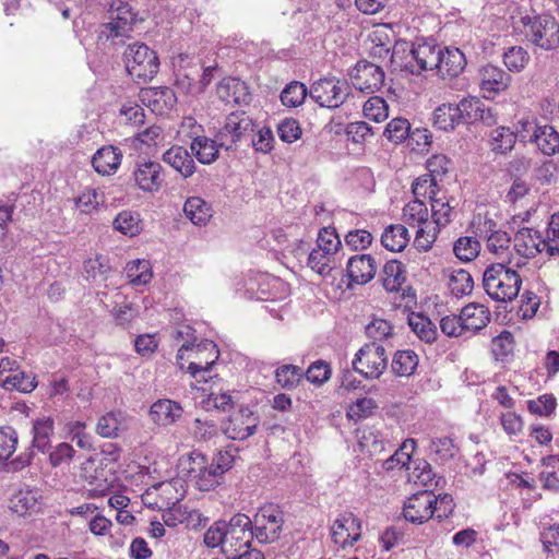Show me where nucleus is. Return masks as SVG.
Returning a JSON list of instances; mask_svg holds the SVG:
<instances>
[{"mask_svg":"<svg viewBox=\"0 0 559 559\" xmlns=\"http://www.w3.org/2000/svg\"><path fill=\"white\" fill-rule=\"evenodd\" d=\"M440 48L435 40L417 39L411 45L406 41L396 43L391 55V63L395 69L420 75L425 71L436 70L440 61Z\"/></svg>","mask_w":559,"mask_h":559,"instance_id":"nucleus-1","label":"nucleus"},{"mask_svg":"<svg viewBox=\"0 0 559 559\" xmlns=\"http://www.w3.org/2000/svg\"><path fill=\"white\" fill-rule=\"evenodd\" d=\"M521 285L522 277L511 263H491L484 271V289L496 301H512L519 296Z\"/></svg>","mask_w":559,"mask_h":559,"instance_id":"nucleus-2","label":"nucleus"},{"mask_svg":"<svg viewBox=\"0 0 559 559\" xmlns=\"http://www.w3.org/2000/svg\"><path fill=\"white\" fill-rule=\"evenodd\" d=\"M524 35L528 41L544 50L559 48V23L548 14L522 17Z\"/></svg>","mask_w":559,"mask_h":559,"instance_id":"nucleus-3","label":"nucleus"},{"mask_svg":"<svg viewBox=\"0 0 559 559\" xmlns=\"http://www.w3.org/2000/svg\"><path fill=\"white\" fill-rule=\"evenodd\" d=\"M128 73L138 81L146 83L158 72L159 61L154 50L145 44L129 45L123 52Z\"/></svg>","mask_w":559,"mask_h":559,"instance_id":"nucleus-4","label":"nucleus"},{"mask_svg":"<svg viewBox=\"0 0 559 559\" xmlns=\"http://www.w3.org/2000/svg\"><path fill=\"white\" fill-rule=\"evenodd\" d=\"M254 130L255 123L249 115L245 111H234L226 117L224 126L216 133V138L222 147L231 150L238 143L249 141Z\"/></svg>","mask_w":559,"mask_h":559,"instance_id":"nucleus-5","label":"nucleus"},{"mask_svg":"<svg viewBox=\"0 0 559 559\" xmlns=\"http://www.w3.org/2000/svg\"><path fill=\"white\" fill-rule=\"evenodd\" d=\"M226 524L225 557L235 556L242 548L251 547V543L255 538V530L247 514L237 513L226 521Z\"/></svg>","mask_w":559,"mask_h":559,"instance_id":"nucleus-6","label":"nucleus"},{"mask_svg":"<svg viewBox=\"0 0 559 559\" xmlns=\"http://www.w3.org/2000/svg\"><path fill=\"white\" fill-rule=\"evenodd\" d=\"M353 369L366 379H379L388 367V357L382 345L365 344L355 355Z\"/></svg>","mask_w":559,"mask_h":559,"instance_id":"nucleus-7","label":"nucleus"},{"mask_svg":"<svg viewBox=\"0 0 559 559\" xmlns=\"http://www.w3.org/2000/svg\"><path fill=\"white\" fill-rule=\"evenodd\" d=\"M349 93L348 82L336 78L320 79L310 88V97L321 107L331 109L343 105Z\"/></svg>","mask_w":559,"mask_h":559,"instance_id":"nucleus-8","label":"nucleus"},{"mask_svg":"<svg viewBox=\"0 0 559 559\" xmlns=\"http://www.w3.org/2000/svg\"><path fill=\"white\" fill-rule=\"evenodd\" d=\"M0 385L8 391L31 393L37 381L33 372L22 370L16 360L4 357L0 360Z\"/></svg>","mask_w":559,"mask_h":559,"instance_id":"nucleus-9","label":"nucleus"},{"mask_svg":"<svg viewBox=\"0 0 559 559\" xmlns=\"http://www.w3.org/2000/svg\"><path fill=\"white\" fill-rule=\"evenodd\" d=\"M283 524V511L274 504L264 506L254 516L255 539L261 544L275 542Z\"/></svg>","mask_w":559,"mask_h":559,"instance_id":"nucleus-10","label":"nucleus"},{"mask_svg":"<svg viewBox=\"0 0 559 559\" xmlns=\"http://www.w3.org/2000/svg\"><path fill=\"white\" fill-rule=\"evenodd\" d=\"M259 425V416L249 407L241 406L223 424V432L233 440H246L252 436Z\"/></svg>","mask_w":559,"mask_h":559,"instance_id":"nucleus-11","label":"nucleus"},{"mask_svg":"<svg viewBox=\"0 0 559 559\" xmlns=\"http://www.w3.org/2000/svg\"><path fill=\"white\" fill-rule=\"evenodd\" d=\"M350 76L354 87L366 94H373L384 84L382 68L368 61H359Z\"/></svg>","mask_w":559,"mask_h":559,"instance_id":"nucleus-12","label":"nucleus"},{"mask_svg":"<svg viewBox=\"0 0 559 559\" xmlns=\"http://www.w3.org/2000/svg\"><path fill=\"white\" fill-rule=\"evenodd\" d=\"M432 503L436 495L431 490L418 491L404 503L403 515L411 523L423 524L433 518Z\"/></svg>","mask_w":559,"mask_h":559,"instance_id":"nucleus-13","label":"nucleus"},{"mask_svg":"<svg viewBox=\"0 0 559 559\" xmlns=\"http://www.w3.org/2000/svg\"><path fill=\"white\" fill-rule=\"evenodd\" d=\"M135 185L145 192H157L165 182L163 166L154 160H139L133 170Z\"/></svg>","mask_w":559,"mask_h":559,"instance_id":"nucleus-14","label":"nucleus"},{"mask_svg":"<svg viewBox=\"0 0 559 559\" xmlns=\"http://www.w3.org/2000/svg\"><path fill=\"white\" fill-rule=\"evenodd\" d=\"M361 523L352 512L340 514L332 526V539L342 548L353 546L360 538Z\"/></svg>","mask_w":559,"mask_h":559,"instance_id":"nucleus-15","label":"nucleus"},{"mask_svg":"<svg viewBox=\"0 0 559 559\" xmlns=\"http://www.w3.org/2000/svg\"><path fill=\"white\" fill-rule=\"evenodd\" d=\"M111 21L104 24V33L108 31V38L124 37L133 31L138 22L136 14L131 11L128 3L120 2L115 11H111Z\"/></svg>","mask_w":559,"mask_h":559,"instance_id":"nucleus-16","label":"nucleus"},{"mask_svg":"<svg viewBox=\"0 0 559 559\" xmlns=\"http://www.w3.org/2000/svg\"><path fill=\"white\" fill-rule=\"evenodd\" d=\"M439 60L436 70L437 74L443 80L457 78L467 63L465 55L456 47L441 46Z\"/></svg>","mask_w":559,"mask_h":559,"instance_id":"nucleus-17","label":"nucleus"},{"mask_svg":"<svg viewBox=\"0 0 559 559\" xmlns=\"http://www.w3.org/2000/svg\"><path fill=\"white\" fill-rule=\"evenodd\" d=\"M202 352L210 353V360H203L198 357V360H191L187 367V371L198 381L206 382L207 378L204 376L205 372L210 371L216 360L219 358V350L217 345L210 340H203L197 345V356Z\"/></svg>","mask_w":559,"mask_h":559,"instance_id":"nucleus-18","label":"nucleus"},{"mask_svg":"<svg viewBox=\"0 0 559 559\" xmlns=\"http://www.w3.org/2000/svg\"><path fill=\"white\" fill-rule=\"evenodd\" d=\"M377 262L370 254L352 257L347 262L349 282L358 285L369 283L376 275Z\"/></svg>","mask_w":559,"mask_h":559,"instance_id":"nucleus-19","label":"nucleus"},{"mask_svg":"<svg viewBox=\"0 0 559 559\" xmlns=\"http://www.w3.org/2000/svg\"><path fill=\"white\" fill-rule=\"evenodd\" d=\"M216 94L226 104L246 105L251 100L247 84L236 78L222 80L216 87Z\"/></svg>","mask_w":559,"mask_h":559,"instance_id":"nucleus-20","label":"nucleus"},{"mask_svg":"<svg viewBox=\"0 0 559 559\" xmlns=\"http://www.w3.org/2000/svg\"><path fill=\"white\" fill-rule=\"evenodd\" d=\"M510 82L511 75L493 64H486L479 70V86L484 93L503 92Z\"/></svg>","mask_w":559,"mask_h":559,"instance_id":"nucleus-21","label":"nucleus"},{"mask_svg":"<svg viewBox=\"0 0 559 559\" xmlns=\"http://www.w3.org/2000/svg\"><path fill=\"white\" fill-rule=\"evenodd\" d=\"M148 414L154 424L167 427L182 416L183 408L175 401L162 399L152 404Z\"/></svg>","mask_w":559,"mask_h":559,"instance_id":"nucleus-22","label":"nucleus"},{"mask_svg":"<svg viewBox=\"0 0 559 559\" xmlns=\"http://www.w3.org/2000/svg\"><path fill=\"white\" fill-rule=\"evenodd\" d=\"M163 160L177 170L183 178L191 177L195 171V163L187 148L174 145L163 155Z\"/></svg>","mask_w":559,"mask_h":559,"instance_id":"nucleus-23","label":"nucleus"},{"mask_svg":"<svg viewBox=\"0 0 559 559\" xmlns=\"http://www.w3.org/2000/svg\"><path fill=\"white\" fill-rule=\"evenodd\" d=\"M121 151L118 147L103 146L92 158V165L100 175L114 174L121 163Z\"/></svg>","mask_w":559,"mask_h":559,"instance_id":"nucleus-24","label":"nucleus"},{"mask_svg":"<svg viewBox=\"0 0 559 559\" xmlns=\"http://www.w3.org/2000/svg\"><path fill=\"white\" fill-rule=\"evenodd\" d=\"M461 319L464 323L463 328H465L466 331L476 333L489 323L490 311L484 305L474 302L468 304L462 308Z\"/></svg>","mask_w":559,"mask_h":559,"instance_id":"nucleus-25","label":"nucleus"},{"mask_svg":"<svg viewBox=\"0 0 559 559\" xmlns=\"http://www.w3.org/2000/svg\"><path fill=\"white\" fill-rule=\"evenodd\" d=\"M545 237L538 230L533 228L523 227L518 230L514 237V249L519 254H524L526 258L531 254L534 255V251L542 252V245L544 243Z\"/></svg>","mask_w":559,"mask_h":559,"instance_id":"nucleus-26","label":"nucleus"},{"mask_svg":"<svg viewBox=\"0 0 559 559\" xmlns=\"http://www.w3.org/2000/svg\"><path fill=\"white\" fill-rule=\"evenodd\" d=\"M218 139H210L207 136H195L190 145L192 153L201 164H212L218 158Z\"/></svg>","mask_w":559,"mask_h":559,"instance_id":"nucleus-27","label":"nucleus"},{"mask_svg":"<svg viewBox=\"0 0 559 559\" xmlns=\"http://www.w3.org/2000/svg\"><path fill=\"white\" fill-rule=\"evenodd\" d=\"M487 248L497 255L498 263H512L511 237L507 231H492L487 238Z\"/></svg>","mask_w":559,"mask_h":559,"instance_id":"nucleus-28","label":"nucleus"},{"mask_svg":"<svg viewBox=\"0 0 559 559\" xmlns=\"http://www.w3.org/2000/svg\"><path fill=\"white\" fill-rule=\"evenodd\" d=\"M409 241L407 228L402 224L388 226L381 235L382 246L392 252L402 251Z\"/></svg>","mask_w":559,"mask_h":559,"instance_id":"nucleus-29","label":"nucleus"},{"mask_svg":"<svg viewBox=\"0 0 559 559\" xmlns=\"http://www.w3.org/2000/svg\"><path fill=\"white\" fill-rule=\"evenodd\" d=\"M419 362L418 355L411 349L397 350L392 359L391 369L397 377H411Z\"/></svg>","mask_w":559,"mask_h":559,"instance_id":"nucleus-30","label":"nucleus"},{"mask_svg":"<svg viewBox=\"0 0 559 559\" xmlns=\"http://www.w3.org/2000/svg\"><path fill=\"white\" fill-rule=\"evenodd\" d=\"M404 265L397 260L388 261L382 271V285L386 292H399L405 282Z\"/></svg>","mask_w":559,"mask_h":559,"instance_id":"nucleus-31","label":"nucleus"},{"mask_svg":"<svg viewBox=\"0 0 559 559\" xmlns=\"http://www.w3.org/2000/svg\"><path fill=\"white\" fill-rule=\"evenodd\" d=\"M408 325L421 341L431 344L437 340V328L427 316L412 312L408 316Z\"/></svg>","mask_w":559,"mask_h":559,"instance_id":"nucleus-32","label":"nucleus"},{"mask_svg":"<svg viewBox=\"0 0 559 559\" xmlns=\"http://www.w3.org/2000/svg\"><path fill=\"white\" fill-rule=\"evenodd\" d=\"M183 212L194 225H203L212 216L211 206L200 197L188 198L183 205Z\"/></svg>","mask_w":559,"mask_h":559,"instance_id":"nucleus-33","label":"nucleus"},{"mask_svg":"<svg viewBox=\"0 0 559 559\" xmlns=\"http://www.w3.org/2000/svg\"><path fill=\"white\" fill-rule=\"evenodd\" d=\"M53 433V420L50 417L37 419L33 425L32 447L40 452L49 449L50 437Z\"/></svg>","mask_w":559,"mask_h":559,"instance_id":"nucleus-34","label":"nucleus"},{"mask_svg":"<svg viewBox=\"0 0 559 559\" xmlns=\"http://www.w3.org/2000/svg\"><path fill=\"white\" fill-rule=\"evenodd\" d=\"M456 105L442 104L433 112V124L442 131L454 130L460 124Z\"/></svg>","mask_w":559,"mask_h":559,"instance_id":"nucleus-35","label":"nucleus"},{"mask_svg":"<svg viewBox=\"0 0 559 559\" xmlns=\"http://www.w3.org/2000/svg\"><path fill=\"white\" fill-rule=\"evenodd\" d=\"M516 142V135L508 127H498L490 133L491 150L498 154L510 152Z\"/></svg>","mask_w":559,"mask_h":559,"instance_id":"nucleus-36","label":"nucleus"},{"mask_svg":"<svg viewBox=\"0 0 559 559\" xmlns=\"http://www.w3.org/2000/svg\"><path fill=\"white\" fill-rule=\"evenodd\" d=\"M537 134L538 138H536L534 143L543 154L551 156L559 152V133L552 126H540Z\"/></svg>","mask_w":559,"mask_h":559,"instance_id":"nucleus-37","label":"nucleus"},{"mask_svg":"<svg viewBox=\"0 0 559 559\" xmlns=\"http://www.w3.org/2000/svg\"><path fill=\"white\" fill-rule=\"evenodd\" d=\"M305 378L300 367L295 365H282L275 370L276 382L285 390H292Z\"/></svg>","mask_w":559,"mask_h":559,"instance_id":"nucleus-38","label":"nucleus"},{"mask_svg":"<svg viewBox=\"0 0 559 559\" xmlns=\"http://www.w3.org/2000/svg\"><path fill=\"white\" fill-rule=\"evenodd\" d=\"M449 287L456 297L469 295L474 288L471 273L463 269L453 270L449 276Z\"/></svg>","mask_w":559,"mask_h":559,"instance_id":"nucleus-39","label":"nucleus"},{"mask_svg":"<svg viewBox=\"0 0 559 559\" xmlns=\"http://www.w3.org/2000/svg\"><path fill=\"white\" fill-rule=\"evenodd\" d=\"M334 254L313 249L308 257V265L322 276L330 275L335 267Z\"/></svg>","mask_w":559,"mask_h":559,"instance_id":"nucleus-40","label":"nucleus"},{"mask_svg":"<svg viewBox=\"0 0 559 559\" xmlns=\"http://www.w3.org/2000/svg\"><path fill=\"white\" fill-rule=\"evenodd\" d=\"M109 270L108 260L100 254H97L95 258H90L84 262V272L88 281H105Z\"/></svg>","mask_w":559,"mask_h":559,"instance_id":"nucleus-41","label":"nucleus"},{"mask_svg":"<svg viewBox=\"0 0 559 559\" xmlns=\"http://www.w3.org/2000/svg\"><path fill=\"white\" fill-rule=\"evenodd\" d=\"M480 250L479 241L474 237H460L453 246L454 254L463 262L474 260Z\"/></svg>","mask_w":559,"mask_h":559,"instance_id":"nucleus-42","label":"nucleus"},{"mask_svg":"<svg viewBox=\"0 0 559 559\" xmlns=\"http://www.w3.org/2000/svg\"><path fill=\"white\" fill-rule=\"evenodd\" d=\"M481 100L476 97L463 98L456 104L460 124H474L477 122Z\"/></svg>","mask_w":559,"mask_h":559,"instance_id":"nucleus-43","label":"nucleus"},{"mask_svg":"<svg viewBox=\"0 0 559 559\" xmlns=\"http://www.w3.org/2000/svg\"><path fill=\"white\" fill-rule=\"evenodd\" d=\"M127 276L135 285H145L152 278L151 264L147 260H136L128 263Z\"/></svg>","mask_w":559,"mask_h":559,"instance_id":"nucleus-44","label":"nucleus"},{"mask_svg":"<svg viewBox=\"0 0 559 559\" xmlns=\"http://www.w3.org/2000/svg\"><path fill=\"white\" fill-rule=\"evenodd\" d=\"M226 521H215L204 533L203 543L209 548L221 547V551L224 555L225 537H226Z\"/></svg>","mask_w":559,"mask_h":559,"instance_id":"nucleus-45","label":"nucleus"},{"mask_svg":"<svg viewBox=\"0 0 559 559\" xmlns=\"http://www.w3.org/2000/svg\"><path fill=\"white\" fill-rule=\"evenodd\" d=\"M224 475L216 471V466L213 463H207L205 468L194 480L195 487L201 491H210L215 489L222 484Z\"/></svg>","mask_w":559,"mask_h":559,"instance_id":"nucleus-46","label":"nucleus"},{"mask_svg":"<svg viewBox=\"0 0 559 559\" xmlns=\"http://www.w3.org/2000/svg\"><path fill=\"white\" fill-rule=\"evenodd\" d=\"M332 369L329 362L319 359L313 361L304 372L305 378L314 385H322L331 378Z\"/></svg>","mask_w":559,"mask_h":559,"instance_id":"nucleus-47","label":"nucleus"},{"mask_svg":"<svg viewBox=\"0 0 559 559\" xmlns=\"http://www.w3.org/2000/svg\"><path fill=\"white\" fill-rule=\"evenodd\" d=\"M307 96V87L300 82L289 83L281 93V100L286 107L301 105Z\"/></svg>","mask_w":559,"mask_h":559,"instance_id":"nucleus-48","label":"nucleus"},{"mask_svg":"<svg viewBox=\"0 0 559 559\" xmlns=\"http://www.w3.org/2000/svg\"><path fill=\"white\" fill-rule=\"evenodd\" d=\"M412 190L416 199L429 198V200H433L438 192L437 179L433 178V175L425 174L413 182Z\"/></svg>","mask_w":559,"mask_h":559,"instance_id":"nucleus-49","label":"nucleus"},{"mask_svg":"<svg viewBox=\"0 0 559 559\" xmlns=\"http://www.w3.org/2000/svg\"><path fill=\"white\" fill-rule=\"evenodd\" d=\"M530 60L527 51L520 46H512L503 53V62L510 71L520 72Z\"/></svg>","mask_w":559,"mask_h":559,"instance_id":"nucleus-50","label":"nucleus"},{"mask_svg":"<svg viewBox=\"0 0 559 559\" xmlns=\"http://www.w3.org/2000/svg\"><path fill=\"white\" fill-rule=\"evenodd\" d=\"M114 227L124 235L135 236L140 231L139 215L129 211H123L115 218Z\"/></svg>","mask_w":559,"mask_h":559,"instance_id":"nucleus-51","label":"nucleus"},{"mask_svg":"<svg viewBox=\"0 0 559 559\" xmlns=\"http://www.w3.org/2000/svg\"><path fill=\"white\" fill-rule=\"evenodd\" d=\"M409 132L411 123L404 118L392 119L384 129V135L394 143H402L408 139Z\"/></svg>","mask_w":559,"mask_h":559,"instance_id":"nucleus-52","label":"nucleus"},{"mask_svg":"<svg viewBox=\"0 0 559 559\" xmlns=\"http://www.w3.org/2000/svg\"><path fill=\"white\" fill-rule=\"evenodd\" d=\"M403 215L408 224L420 225L427 223L429 213L426 204L421 200L415 198L414 201L406 204L403 210Z\"/></svg>","mask_w":559,"mask_h":559,"instance_id":"nucleus-53","label":"nucleus"},{"mask_svg":"<svg viewBox=\"0 0 559 559\" xmlns=\"http://www.w3.org/2000/svg\"><path fill=\"white\" fill-rule=\"evenodd\" d=\"M389 107L385 100L379 96L370 97L364 105V115L366 118L376 122L383 121L389 116Z\"/></svg>","mask_w":559,"mask_h":559,"instance_id":"nucleus-54","label":"nucleus"},{"mask_svg":"<svg viewBox=\"0 0 559 559\" xmlns=\"http://www.w3.org/2000/svg\"><path fill=\"white\" fill-rule=\"evenodd\" d=\"M317 245L319 250L335 254L341 247V240L335 228L324 227L320 230Z\"/></svg>","mask_w":559,"mask_h":559,"instance_id":"nucleus-55","label":"nucleus"},{"mask_svg":"<svg viewBox=\"0 0 559 559\" xmlns=\"http://www.w3.org/2000/svg\"><path fill=\"white\" fill-rule=\"evenodd\" d=\"M378 408L377 402L371 397L358 399L347 412V416L350 419L359 420L371 416L374 409Z\"/></svg>","mask_w":559,"mask_h":559,"instance_id":"nucleus-56","label":"nucleus"},{"mask_svg":"<svg viewBox=\"0 0 559 559\" xmlns=\"http://www.w3.org/2000/svg\"><path fill=\"white\" fill-rule=\"evenodd\" d=\"M37 499L32 491H19L10 499V509L19 514H25L36 507Z\"/></svg>","mask_w":559,"mask_h":559,"instance_id":"nucleus-57","label":"nucleus"},{"mask_svg":"<svg viewBox=\"0 0 559 559\" xmlns=\"http://www.w3.org/2000/svg\"><path fill=\"white\" fill-rule=\"evenodd\" d=\"M345 134L354 143L362 144L373 135L372 128L365 121L350 122L344 129Z\"/></svg>","mask_w":559,"mask_h":559,"instance_id":"nucleus-58","label":"nucleus"},{"mask_svg":"<svg viewBox=\"0 0 559 559\" xmlns=\"http://www.w3.org/2000/svg\"><path fill=\"white\" fill-rule=\"evenodd\" d=\"M514 349V336L510 331H502L492 338V353L496 357L504 358Z\"/></svg>","mask_w":559,"mask_h":559,"instance_id":"nucleus-59","label":"nucleus"},{"mask_svg":"<svg viewBox=\"0 0 559 559\" xmlns=\"http://www.w3.org/2000/svg\"><path fill=\"white\" fill-rule=\"evenodd\" d=\"M556 406V399L551 394H544L540 395L536 401L532 400L527 402L528 411L539 416H549L554 413Z\"/></svg>","mask_w":559,"mask_h":559,"instance_id":"nucleus-60","label":"nucleus"},{"mask_svg":"<svg viewBox=\"0 0 559 559\" xmlns=\"http://www.w3.org/2000/svg\"><path fill=\"white\" fill-rule=\"evenodd\" d=\"M17 435L11 427L0 428V460H8L15 451Z\"/></svg>","mask_w":559,"mask_h":559,"instance_id":"nucleus-61","label":"nucleus"},{"mask_svg":"<svg viewBox=\"0 0 559 559\" xmlns=\"http://www.w3.org/2000/svg\"><path fill=\"white\" fill-rule=\"evenodd\" d=\"M540 126H538L535 119H521L518 122L516 130L513 131V134L519 138L521 142H531L534 143L536 138H538V131Z\"/></svg>","mask_w":559,"mask_h":559,"instance_id":"nucleus-62","label":"nucleus"},{"mask_svg":"<svg viewBox=\"0 0 559 559\" xmlns=\"http://www.w3.org/2000/svg\"><path fill=\"white\" fill-rule=\"evenodd\" d=\"M120 421L112 412L102 416L97 423L96 431L105 438H116L118 436Z\"/></svg>","mask_w":559,"mask_h":559,"instance_id":"nucleus-63","label":"nucleus"},{"mask_svg":"<svg viewBox=\"0 0 559 559\" xmlns=\"http://www.w3.org/2000/svg\"><path fill=\"white\" fill-rule=\"evenodd\" d=\"M540 542L548 554L559 552V524L550 525L540 533Z\"/></svg>","mask_w":559,"mask_h":559,"instance_id":"nucleus-64","label":"nucleus"}]
</instances>
